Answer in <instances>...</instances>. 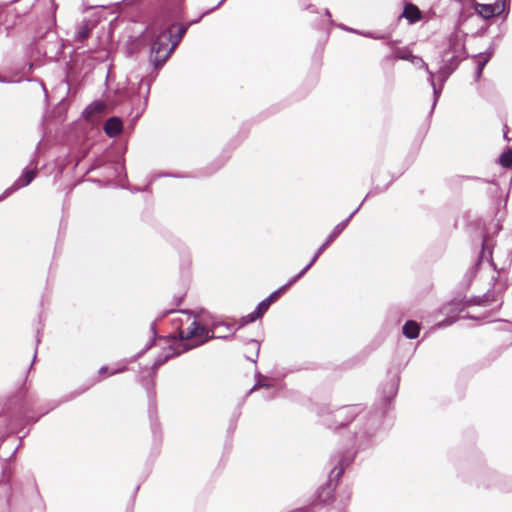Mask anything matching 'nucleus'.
Here are the masks:
<instances>
[{"label": "nucleus", "mask_w": 512, "mask_h": 512, "mask_svg": "<svg viewBox=\"0 0 512 512\" xmlns=\"http://www.w3.org/2000/svg\"><path fill=\"white\" fill-rule=\"evenodd\" d=\"M272 383L270 382V380L268 379V377L266 376H262V375H259L258 378H257V382L256 384L254 385V387L250 390V392L258 389V388H270L272 387Z\"/></svg>", "instance_id": "obj_18"}, {"label": "nucleus", "mask_w": 512, "mask_h": 512, "mask_svg": "<svg viewBox=\"0 0 512 512\" xmlns=\"http://www.w3.org/2000/svg\"><path fill=\"white\" fill-rule=\"evenodd\" d=\"M353 459L354 453L352 452H348L346 455L342 456L338 461V465L332 469L331 475L338 479L343 474L345 467L349 466Z\"/></svg>", "instance_id": "obj_10"}, {"label": "nucleus", "mask_w": 512, "mask_h": 512, "mask_svg": "<svg viewBox=\"0 0 512 512\" xmlns=\"http://www.w3.org/2000/svg\"><path fill=\"white\" fill-rule=\"evenodd\" d=\"M36 177V167L25 168L22 174L15 180L13 185L7 188L0 196V200L7 198L20 188L28 186Z\"/></svg>", "instance_id": "obj_7"}, {"label": "nucleus", "mask_w": 512, "mask_h": 512, "mask_svg": "<svg viewBox=\"0 0 512 512\" xmlns=\"http://www.w3.org/2000/svg\"><path fill=\"white\" fill-rule=\"evenodd\" d=\"M91 26L88 22H83L76 31V40L83 41L90 35Z\"/></svg>", "instance_id": "obj_16"}, {"label": "nucleus", "mask_w": 512, "mask_h": 512, "mask_svg": "<svg viewBox=\"0 0 512 512\" xmlns=\"http://www.w3.org/2000/svg\"><path fill=\"white\" fill-rule=\"evenodd\" d=\"M180 323L179 336L183 343V351L198 347L204 344L211 338H225L224 330L219 332L221 328L229 330V325L225 323H213L212 327L209 328L207 325L202 324L196 316L181 312L177 319Z\"/></svg>", "instance_id": "obj_1"}, {"label": "nucleus", "mask_w": 512, "mask_h": 512, "mask_svg": "<svg viewBox=\"0 0 512 512\" xmlns=\"http://www.w3.org/2000/svg\"><path fill=\"white\" fill-rule=\"evenodd\" d=\"M494 228H495V231H499V230H500V226H499V224H495V225H494Z\"/></svg>", "instance_id": "obj_35"}, {"label": "nucleus", "mask_w": 512, "mask_h": 512, "mask_svg": "<svg viewBox=\"0 0 512 512\" xmlns=\"http://www.w3.org/2000/svg\"><path fill=\"white\" fill-rule=\"evenodd\" d=\"M106 105L102 101H94L83 112L86 119H91L97 114H101L105 111Z\"/></svg>", "instance_id": "obj_12"}, {"label": "nucleus", "mask_w": 512, "mask_h": 512, "mask_svg": "<svg viewBox=\"0 0 512 512\" xmlns=\"http://www.w3.org/2000/svg\"><path fill=\"white\" fill-rule=\"evenodd\" d=\"M402 15L409 21L410 24L416 23L421 19V11L416 5L411 3L405 5Z\"/></svg>", "instance_id": "obj_11"}, {"label": "nucleus", "mask_w": 512, "mask_h": 512, "mask_svg": "<svg viewBox=\"0 0 512 512\" xmlns=\"http://www.w3.org/2000/svg\"><path fill=\"white\" fill-rule=\"evenodd\" d=\"M253 349L256 350V356L258 355V352H259V344L257 341L255 340H251L250 343H249Z\"/></svg>", "instance_id": "obj_27"}, {"label": "nucleus", "mask_w": 512, "mask_h": 512, "mask_svg": "<svg viewBox=\"0 0 512 512\" xmlns=\"http://www.w3.org/2000/svg\"><path fill=\"white\" fill-rule=\"evenodd\" d=\"M500 164L505 168L512 167V150L504 152L499 158Z\"/></svg>", "instance_id": "obj_19"}, {"label": "nucleus", "mask_w": 512, "mask_h": 512, "mask_svg": "<svg viewBox=\"0 0 512 512\" xmlns=\"http://www.w3.org/2000/svg\"><path fill=\"white\" fill-rule=\"evenodd\" d=\"M271 304L268 303V300H262L257 307L255 308V314L260 315V317L268 310Z\"/></svg>", "instance_id": "obj_21"}, {"label": "nucleus", "mask_w": 512, "mask_h": 512, "mask_svg": "<svg viewBox=\"0 0 512 512\" xmlns=\"http://www.w3.org/2000/svg\"><path fill=\"white\" fill-rule=\"evenodd\" d=\"M122 128H123L122 121L118 117L109 118L106 121L105 126H104L105 133L109 137L118 136L121 133Z\"/></svg>", "instance_id": "obj_9"}, {"label": "nucleus", "mask_w": 512, "mask_h": 512, "mask_svg": "<svg viewBox=\"0 0 512 512\" xmlns=\"http://www.w3.org/2000/svg\"><path fill=\"white\" fill-rule=\"evenodd\" d=\"M504 246L505 247L500 245L494 246L492 239L485 236L482 242L480 259L475 267L469 271L470 278H472L476 272L481 274L490 271H504L512 260V231L507 236Z\"/></svg>", "instance_id": "obj_2"}, {"label": "nucleus", "mask_w": 512, "mask_h": 512, "mask_svg": "<svg viewBox=\"0 0 512 512\" xmlns=\"http://www.w3.org/2000/svg\"><path fill=\"white\" fill-rule=\"evenodd\" d=\"M325 14H326L327 16H329V17L331 16V14H330L329 10H326V11H325Z\"/></svg>", "instance_id": "obj_38"}, {"label": "nucleus", "mask_w": 512, "mask_h": 512, "mask_svg": "<svg viewBox=\"0 0 512 512\" xmlns=\"http://www.w3.org/2000/svg\"><path fill=\"white\" fill-rule=\"evenodd\" d=\"M109 368L107 366H103L99 369V374L100 375H103L105 374L106 372H108Z\"/></svg>", "instance_id": "obj_30"}, {"label": "nucleus", "mask_w": 512, "mask_h": 512, "mask_svg": "<svg viewBox=\"0 0 512 512\" xmlns=\"http://www.w3.org/2000/svg\"><path fill=\"white\" fill-rule=\"evenodd\" d=\"M465 39L466 33L456 27L448 38V48L443 51L442 58L452 59L458 63L464 59L466 57Z\"/></svg>", "instance_id": "obj_4"}, {"label": "nucleus", "mask_w": 512, "mask_h": 512, "mask_svg": "<svg viewBox=\"0 0 512 512\" xmlns=\"http://www.w3.org/2000/svg\"><path fill=\"white\" fill-rule=\"evenodd\" d=\"M411 56V62L419 67V68H423L427 71V73L429 74V72H431L428 68V65L423 61L422 58L418 57V56H415V55H410Z\"/></svg>", "instance_id": "obj_22"}, {"label": "nucleus", "mask_w": 512, "mask_h": 512, "mask_svg": "<svg viewBox=\"0 0 512 512\" xmlns=\"http://www.w3.org/2000/svg\"><path fill=\"white\" fill-rule=\"evenodd\" d=\"M403 335L408 339H415L420 332V326L413 320L407 321L402 328Z\"/></svg>", "instance_id": "obj_13"}, {"label": "nucleus", "mask_w": 512, "mask_h": 512, "mask_svg": "<svg viewBox=\"0 0 512 512\" xmlns=\"http://www.w3.org/2000/svg\"><path fill=\"white\" fill-rule=\"evenodd\" d=\"M362 35H364L366 37L375 38V39H380L381 38L380 36H375V35H372L370 33H362Z\"/></svg>", "instance_id": "obj_32"}, {"label": "nucleus", "mask_w": 512, "mask_h": 512, "mask_svg": "<svg viewBox=\"0 0 512 512\" xmlns=\"http://www.w3.org/2000/svg\"><path fill=\"white\" fill-rule=\"evenodd\" d=\"M258 318H260V315H256L254 310L253 312H251L250 314L243 318V325L254 322Z\"/></svg>", "instance_id": "obj_24"}, {"label": "nucleus", "mask_w": 512, "mask_h": 512, "mask_svg": "<svg viewBox=\"0 0 512 512\" xmlns=\"http://www.w3.org/2000/svg\"><path fill=\"white\" fill-rule=\"evenodd\" d=\"M292 512H310V510H309V508L304 507V508H299V509L293 510Z\"/></svg>", "instance_id": "obj_31"}, {"label": "nucleus", "mask_w": 512, "mask_h": 512, "mask_svg": "<svg viewBox=\"0 0 512 512\" xmlns=\"http://www.w3.org/2000/svg\"><path fill=\"white\" fill-rule=\"evenodd\" d=\"M375 429L360 430L355 433V444L359 449H365L372 443Z\"/></svg>", "instance_id": "obj_8"}, {"label": "nucleus", "mask_w": 512, "mask_h": 512, "mask_svg": "<svg viewBox=\"0 0 512 512\" xmlns=\"http://www.w3.org/2000/svg\"><path fill=\"white\" fill-rule=\"evenodd\" d=\"M510 0H496L493 4H480L475 5V11L484 19H490L498 16L506 11Z\"/></svg>", "instance_id": "obj_6"}, {"label": "nucleus", "mask_w": 512, "mask_h": 512, "mask_svg": "<svg viewBox=\"0 0 512 512\" xmlns=\"http://www.w3.org/2000/svg\"><path fill=\"white\" fill-rule=\"evenodd\" d=\"M171 28L168 24H154L147 30L152 38L151 61L155 67H160L166 62L187 31L185 26H180L178 34L173 37Z\"/></svg>", "instance_id": "obj_3"}, {"label": "nucleus", "mask_w": 512, "mask_h": 512, "mask_svg": "<svg viewBox=\"0 0 512 512\" xmlns=\"http://www.w3.org/2000/svg\"><path fill=\"white\" fill-rule=\"evenodd\" d=\"M126 369V367H122V368H117V369H114V370H111L109 372L110 375H114V374H117V373H120L122 371H124Z\"/></svg>", "instance_id": "obj_29"}, {"label": "nucleus", "mask_w": 512, "mask_h": 512, "mask_svg": "<svg viewBox=\"0 0 512 512\" xmlns=\"http://www.w3.org/2000/svg\"><path fill=\"white\" fill-rule=\"evenodd\" d=\"M353 408H350V407H345V408H342L340 410H338L337 412V416L340 417L348 412H350V410H352Z\"/></svg>", "instance_id": "obj_26"}, {"label": "nucleus", "mask_w": 512, "mask_h": 512, "mask_svg": "<svg viewBox=\"0 0 512 512\" xmlns=\"http://www.w3.org/2000/svg\"><path fill=\"white\" fill-rule=\"evenodd\" d=\"M343 29L347 30V31H350V32H356L355 30L353 29H350V28H347V27H342Z\"/></svg>", "instance_id": "obj_36"}, {"label": "nucleus", "mask_w": 512, "mask_h": 512, "mask_svg": "<svg viewBox=\"0 0 512 512\" xmlns=\"http://www.w3.org/2000/svg\"><path fill=\"white\" fill-rule=\"evenodd\" d=\"M461 305V303H451L449 304V306H451V310L452 311H460L461 309L459 308Z\"/></svg>", "instance_id": "obj_28"}, {"label": "nucleus", "mask_w": 512, "mask_h": 512, "mask_svg": "<svg viewBox=\"0 0 512 512\" xmlns=\"http://www.w3.org/2000/svg\"><path fill=\"white\" fill-rule=\"evenodd\" d=\"M434 73L433 72H429V77H428V81L430 83V85L432 86L433 88V94H434V102H433V107L436 105V102L441 94V90H442V84L439 88L436 87L435 85V79H434Z\"/></svg>", "instance_id": "obj_17"}, {"label": "nucleus", "mask_w": 512, "mask_h": 512, "mask_svg": "<svg viewBox=\"0 0 512 512\" xmlns=\"http://www.w3.org/2000/svg\"><path fill=\"white\" fill-rule=\"evenodd\" d=\"M453 321H454L453 319H452V320H450V321H447V323H445V324H444V326L449 325V324H452V322H453Z\"/></svg>", "instance_id": "obj_37"}, {"label": "nucleus", "mask_w": 512, "mask_h": 512, "mask_svg": "<svg viewBox=\"0 0 512 512\" xmlns=\"http://www.w3.org/2000/svg\"><path fill=\"white\" fill-rule=\"evenodd\" d=\"M360 206L356 208L347 219L342 221L341 223L337 224L332 232L327 237L326 241L318 248L314 256L312 257L311 261L298 273V277H302L317 261L319 256L323 253V251L341 234V232L346 228L349 221L352 219V217L356 214V212L359 210Z\"/></svg>", "instance_id": "obj_5"}, {"label": "nucleus", "mask_w": 512, "mask_h": 512, "mask_svg": "<svg viewBox=\"0 0 512 512\" xmlns=\"http://www.w3.org/2000/svg\"><path fill=\"white\" fill-rule=\"evenodd\" d=\"M301 277H298V274L294 276L292 279L288 281L285 285L281 286L279 289L271 293L266 300L268 303L274 302L283 292H285L291 285H293L296 281H298Z\"/></svg>", "instance_id": "obj_15"}, {"label": "nucleus", "mask_w": 512, "mask_h": 512, "mask_svg": "<svg viewBox=\"0 0 512 512\" xmlns=\"http://www.w3.org/2000/svg\"><path fill=\"white\" fill-rule=\"evenodd\" d=\"M410 55H411V54H410V53H408V52H402V51H399V52H397L396 57H397L398 59H403V60H409V61H411V56H410Z\"/></svg>", "instance_id": "obj_25"}, {"label": "nucleus", "mask_w": 512, "mask_h": 512, "mask_svg": "<svg viewBox=\"0 0 512 512\" xmlns=\"http://www.w3.org/2000/svg\"><path fill=\"white\" fill-rule=\"evenodd\" d=\"M179 353H180V351H176V352H173V353H168V354H166L164 358H159V359H157V360L155 361V363H154V366H155V367H158V366H160V365L164 364V363H165V362H166V361H167V360H168L172 355H174V354H179Z\"/></svg>", "instance_id": "obj_23"}, {"label": "nucleus", "mask_w": 512, "mask_h": 512, "mask_svg": "<svg viewBox=\"0 0 512 512\" xmlns=\"http://www.w3.org/2000/svg\"><path fill=\"white\" fill-rule=\"evenodd\" d=\"M150 347H151V344L147 345V346L145 347V349H144L141 353H139V354H138V355H137L133 360H136V359H137L141 354H143V353H144L146 350H148Z\"/></svg>", "instance_id": "obj_33"}, {"label": "nucleus", "mask_w": 512, "mask_h": 512, "mask_svg": "<svg viewBox=\"0 0 512 512\" xmlns=\"http://www.w3.org/2000/svg\"><path fill=\"white\" fill-rule=\"evenodd\" d=\"M390 392H391L392 395L396 394V388H395L394 384L391 385V391Z\"/></svg>", "instance_id": "obj_34"}, {"label": "nucleus", "mask_w": 512, "mask_h": 512, "mask_svg": "<svg viewBox=\"0 0 512 512\" xmlns=\"http://www.w3.org/2000/svg\"><path fill=\"white\" fill-rule=\"evenodd\" d=\"M443 61L445 62V65L443 67L440 68L439 72H438V75L440 77V80H441V84L443 85V83L446 81V79L448 78V76L450 75V73L456 68V66L458 65V62H455L453 61L452 59H448V58H445L443 59Z\"/></svg>", "instance_id": "obj_14"}, {"label": "nucleus", "mask_w": 512, "mask_h": 512, "mask_svg": "<svg viewBox=\"0 0 512 512\" xmlns=\"http://www.w3.org/2000/svg\"><path fill=\"white\" fill-rule=\"evenodd\" d=\"M477 58H478V62H477L478 67H477L476 77L479 78L485 65L487 64V62L490 59V55L483 56L482 54H480L477 56Z\"/></svg>", "instance_id": "obj_20"}, {"label": "nucleus", "mask_w": 512, "mask_h": 512, "mask_svg": "<svg viewBox=\"0 0 512 512\" xmlns=\"http://www.w3.org/2000/svg\"><path fill=\"white\" fill-rule=\"evenodd\" d=\"M224 1H225V0H221V1L219 2V4L217 5V7H219V6H220Z\"/></svg>", "instance_id": "obj_39"}]
</instances>
